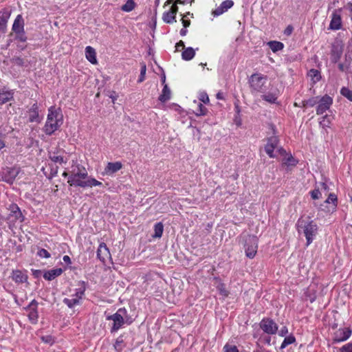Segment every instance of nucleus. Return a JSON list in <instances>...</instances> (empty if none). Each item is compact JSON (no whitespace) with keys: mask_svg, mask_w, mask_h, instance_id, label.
Instances as JSON below:
<instances>
[{"mask_svg":"<svg viewBox=\"0 0 352 352\" xmlns=\"http://www.w3.org/2000/svg\"><path fill=\"white\" fill-rule=\"evenodd\" d=\"M320 124L322 126L323 128L326 127V126H329V120L327 119V116H324L322 118V120L320 121Z\"/></svg>","mask_w":352,"mask_h":352,"instance_id":"53","label":"nucleus"},{"mask_svg":"<svg viewBox=\"0 0 352 352\" xmlns=\"http://www.w3.org/2000/svg\"><path fill=\"white\" fill-rule=\"evenodd\" d=\"M13 98V93L11 91H1L0 89V104L11 100Z\"/></svg>","mask_w":352,"mask_h":352,"instance_id":"26","label":"nucleus"},{"mask_svg":"<svg viewBox=\"0 0 352 352\" xmlns=\"http://www.w3.org/2000/svg\"><path fill=\"white\" fill-rule=\"evenodd\" d=\"M199 100L205 104H208L210 101L209 97L206 93H201L199 96Z\"/></svg>","mask_w":352,"mask_h":352,"instance_id":"51","label":"nucleus"},{"mask_svg":"<svg viewBox=\"0 0 352 352\" xmlns=\"http://www.w3.org/2000/svg\"><path fill=\"white\" fill-rule=\"evenodd\" d=\"M170 98V90L168 87L167 85H164L162 93L159 97V100L162 102H165L168 100Z\"/></svg>","mask_w":352,"mask_h":352,"instance_id":"27","label":"nucleus"},{"mask_svg":"<svg viewBox=\"0 0 352 352\" xmlns=\"http://www.w3.org/2000/svg\"><path fill=\"white\" fill-rule=\"evenodd\" d=\"M351 335V330L349 328L345 327L338 329L333 337L334 342H340L346 340Z\"/></svg>","mask_w":352,"mask_h":352,"instance_id":"13","label":"nucleus"},{"mask_svg":"<svg viewBox=\"0 0 352 352\" xmlns=\"http://www.w3.org/2000/svg\"><path fill=\"white\" fill-rule=\"evenodd\" d=\"M283 164L287 166H295L296 160L292 155H286L283 160Z\"/></svg>","mask_w":352,"mask_h":352,"instance_id":"37","label":"nucleus"},{"mask_svg":"<svg viewBox=\"0 0 352 352\" xmlns=\"http://www.w3.org/2000/svg\"><path fill=\"white\" fill-rule=\"evenodd\" d=\"M12 30L15 33H20L24 31V20L21 14L16 16Z\"/></svg>","mask_w":352,"mask_h":352,"instance_id":"21","label":"nucleus"},{"mask_svg":"<svg viewBox=\"0 0 352 352\" xmlns=\"http://www.w3.org/2000/svg\"><path fill=\"white\" fill-rule=\"evenodd\" d=\"M42 340L45 342L50 343L52 342V338L50 336L42 337Z\"/></svg>","mask_w":352,"mask_h":352,"instance_id":"57","label":"nucleus"},{"mask_svg":"<svg viewBox=\"0 0 352 352\" xmlns=\"http://www.w3.org/2000/svg\"><path fill=\"white\" fill-rule=\"evenodd\" d=\"M342 54V46L340 44H336L333 46L332 56L335 57L336 61L338 60Z\"/></svg>","mask_w":352,"mask_h":352,"instance_id":"32","label":"nucleus"},{"mask_svg":"<svg viewBox=\"0 0 352 352\" xmlns=\"http://www.w3.org/2000/svg\"><path fill=\"white\" fill-rule=\"evenodd\" d=\"M288 333V329L287 327L284 326L279 331L278 334L279 336L283 337L285 336Z\"/></svg>","mask_w":352,"mask_h":352,"instance_id":"52","label":"nucleus"},{"mask_svg":"<svg viewBox=\"0 0 352 352\" xmlns=\"http://www.w3.org/2000/svg\"><path fill=\"white\" fill-rule=\"evenodd\" d=\"M347 8L350 10H352V3H349L347 4Z\"/></svg>","mask_w":352,"mask_h":352,"instance_id":"64","label":"nucleus"},{"mask_svg":"<svg viewBox=\"0 0 352 352\" xmlns=\"http://www.w3.org/2000/svg\"><path fill=\"white\" fill-rule=\"evenodd\" d=\"M164 230V226L162 223L155 225V237H161Z\"/></svg>","mask_w":352,"mask_h":352,"instance_id":"42","label":"nucleus"},{"mask_svg":"<svg viewBox=\"0 0 352 352\" xmlns=\"http://www.w3.org/2000/svg\"><path fill=\"white\" fill-rule=\"evenodd\" d=\"M182 23H183V25L184 26V28L188 27L190 25V21L186 20L184 19V16L182 17Z\"/></svg>","mask_w":352,"mask_h":352,"instance_id":"56","label":"nucleus"},{"mask_svg":"<svg viewBox=\"0 0 352 352\" xmlns=\"http://www.w3.org/2000/svg\"><path fill=\"white\" fill-rule=\"evenodd\" d=\"M195 50L192 47H188L182 52V58L186 60H190L195 56Z\"/></svg>","mask_w":352,"mask_h":352,"instance_id":"33","label":"nucleus"},{"mask_svg":"<svg viewBox=\"0 0 352 352\" xmlns=\"http://www.w3.org/2000/svg\"><path fill=\"white\" fill-rule=\"evenodd\" d=\"M6 135L0 133V151L5 147L6 144L4 142Z\"/></svg>","mask_w":352,"mask_h":352,"instance_id":"54","label":"nucleus"},{"mask_svg":"<svg viewBox=\"0 0 352 352\" xmlns=\"http://www.w3.org/2000/svg\"><path fill=\"white\" fill-rule=\"evenodd\" d=\"M69 175H70V170H69V173H68V172L65 171V172L63 173V177H68V178H69Z\"/></svg>","mask_w":352,"mask_h":352,"instance_id":"61","label":"nucleus"},{"mask_svg":"<svg viewBox=\"0 0 352 352\" xmlns=\"http://www.w3.org/2000/svg\"><path fill=\"white\" fill-rule=\"evenodd\" d=\"M245 252L247 257L253 258L258 249V239L255 236L249 235L245 239L244 245Z\"/></svg>","mask_w":352,"mask_h":352,"instance_id":"6","label":"nucleus"},{"mask_svg":"<svg viewBox=\"0 0 352 352\" xmlns=\"http://www.w3.org/2000/svg\"><path fill=\"white\" fill-rule=\"evenodd\" d=\"M186 32L187 31L185 29H182L181 31H180V34H181L182 36H184V35H186Z\"/></svg>","mask_w":352,"mask_h":352,"instance_id":"62","label":"nucleus"},{"mask_svg":"<svg viewBox=\"0 0 352 352\" xmlns=\"http://www.w3.org/2000/svg\"><path fill=\"white\" fill-rule=\"evenodd\" d=\"M179 47H182V48L184 47V43L182 41H180L176 45V48L178 50Z\"/></svg>","mask_w":352,"mask_h":352,"instance_id":"60","label":"nucleus"},{"mask_svg":"<svg viewBox=\"0 0 352 352\" xmlns=\"http://www.w3.org/2000/svg\"><path fill=\"white\" fill-rule=\"evenodd\" d=\"M278 143V140L277 137L272 136L270 138L267 140V143L265 145V150L267 154L270 157H274V151L277 147Z\"/></svg>","mask_w":352,"mask_h":352,"instance_id":"16","label":"nucleus"},{"mask_svg":"<svg viewBox=\"0 0 352 352\" xmlns=\"http://www.w3.org/2000/svg\"><path fill=\"white\" fill-rule=\"evenodd\" d=\"M308 76L311 78L314 83L318 82L321 78L320 73L318 70L311 69L307 74Z\"/></svg>","mask_w":352,"mask_h":352,"instance_id":"29","label":"nucleus"},{"mask_svg":"<svg viewBox=\"0 0 352 352\" xmlns=\"http://www.w3.org/2000/svg\"><path fill=\"white\" fill-rule=\"evenodd\" d=\"M37 307L38 302L35 300H33L30 305L25 308V310L28 311V316L32 324H36L38 321V314Z\"/></svg>","mask_w":352,"mask_h":352,"instance_id":"9","label":"nucleus"},{"mask_svg":"<svg viewBox=\"0 0 352 352\" xmlns=\"http://www.w3.org/2000/svg\"><path fill=\"white\" fill-rule=\"evenodd\" d=\"M62 273L63 270L61 268L52 269L45 272L43 274V278L47 280H52Z\"/></svg>","mask_w":352,"mask_h":352,"instance_id":"24","label":"nucleus"},{"mask_svg":"<svg viewBox=\"0 0 352 352\" xmlns=\"http://www.w3.org/2000/svg\"><path fill=\"white\" fill-rule=\"evenodd\" d=\"M12 63L19 66H23L24 64V60L22 58L16 56L12 58Z\"/></svg>","mask_w":352,"mask_h":352,"instance_id":"46","label":"nucleus"},{"mask_svg":"<svg viewBox=\"0 0 352 352\" xmlns=\"http://www.w3.org/2000/svg\"><path fill=\"white\" fill-rule=\"evenodd\" d=\"M341 94L349 100L352 101V90L346 87H342L340 91Z\"/></svg>","mask_w":352,"mask_h":352,"instance_id":"40","label":"nucleus"},{"mask_svg":"<svg viewBox=\"0 0 352 352\" xmlns=\"http://www.w3.org/2000/svg\"><path fill=\"white\" fill-rule=\"evenodd\" d=\"M9 210L10 211V214L8 217V219L12 221H15L19 220L20 222H23L24 221V217L21 213V211L19 206L12 204L9 206Z\"/></svg>","mask_w":352,"mask_h":352,"instance_id":"11","label":"nucleus"},{"mask_svg":"<svg viewBox=\"0 0 352 352\" xmlns=\"http://www.w3.org/2000/svg\"><path fill=\"white\" fill-rule=\"evenodd\" d=\"M207 109L201 103H199L198 107L195 111V114L197 116H205L207 113Z\"/></svg>","mask_w":352,"mask_h":352,"instance_id":"38","label":"nucleus"},{"mask_svg":"<svg viewBox=\"0 0 352 352\" xmlns=\"http://www.w3.org/2000/svg\"><path fill=\"white\" fill-rule=\"evenodd\" d=\"M340 352H352V342L344 345L340 349Z\"/></svg>","mask_w":352,"mask_h":352,"instance_id":"49","label":"nucleus"},{"mask_svg":"<svg viewBox=\"0 0 352 352\" xmlns=\"http://www.w3.org/2000/svg\"><path fill=\"white\" fill-rule=\"evenodd\" d=\"M63 124V115L60 110L54 107H51L48 109L47 120L43 127L44 132L50 135L54 133Z\"/></svg>","mask_w":352,"mask_h":352,"instance_id":"2","label":"nucleus"},{"mask_svg":"<svg viewBox=\"0 0 352 352\" xmlns=\"http://www.w3.org/2000/svg\"><path fill=\"white\" fill-rule=\"evenodd\" d=\"M297 230L299 234H303L307 240V246L314 241L318 233V226L312 220L298 219L296 223Z\"/></svg>","mask_w":352,"mask_h":352,"instance_id":"3","label":"nucleus"},{"mask_svg":"<svg viewBox=\"0 0 352 352\" xmlns=\"http://www.w3.org/2000/svg\"><path fill=\"white\" fill-rule=\"evenodd\" d=\"M124 311L119 309L116 314L107 317V320H113V324L112 327V331H118L124 324V318L122 315Z\"/></svg>","mask_w":352,"mask_h":352,"instance_id":"10","label":"nucleus"},{"mask_svg":"<svg viewBox=\"0 0 352 352\" xmlns=\"http://www.w3.org/2000/svg\"><path fill=\"white\" fill-rule=\"evenodd\" d=\"M85 55H86L87 59L90 63H91L92 64H96L97 63L96 51H95V50L92 47L87 46L85 48Z\"/></svg>","mask_w":352,"mask_h":352,"instance_id":"25","label":"nucleus"},{"mask_svg":"<svg viewBox=\"0 0 352 352\" xmlns=\"http://www.w3.org/2000/svg\"><path fill=\"white\" fill-rule=\"evenodd\" d=\"M267 80V76L261 74H254L249 79V84L251 92L263 93L265 90V84Z\"/></svg>","mask_w":352,"mask_h":352,"instance_id":"4","label":"nucleus"},{"mask_svg":"<svg viewBox=\"0 0 352 352\" xmlns=\"http://www.w3.org/2000/svg\"><path fill=\"white\" fill-rule=\"evenodd\" d=\"M325 202H327V203H333V205L336 206V202H337V197L334 194L330 193L329 195L328 198L325 201Z\"/></svg>","mask_w":352,"mask_h":352,"instance_id":"45","label":"nucleus"},{"mask_svg":"<svg viewBox=\"0 0 352 352\" xmlns=\"http://www.w3.org/2000/svg\"><path fill=\"white\" fill-rule=\"evenodd\" d=\"M19 173V169L17 168L6 167L0 171V181L8 184H13L14 179Z\"/></svg>","mask_w":352,"mask_h":352,"instance_id":"7","label":"nucleus"},{"mask_svg":"<svg viewBox=\"0 0 352 352\" xmlns=\"http://www.w3.org/2000/svg\"><path fill=\"white\" fill-rule=\"evenodd\" d=\"M234 3L231 0H226L221 3V4L212 11V14L214 16H219L223 12H226L228 9L232 8Z\"/></svg>","mask_w":352,"mask_h":352,"instance_id":"19","label":"nucleus"},{"mask_svg":"<svg viewBox=\"0 0 352 352\" xmlns=\"http://www.w3.org/2000/svg\"><path fill=\"white\" fill-rule=\"evenodd\" d=\"M292 30H293V28L292 26H288L286 28L285 33L287 34H290L292 33Z\"/></svg>","mask_w":352,"mask_h":352,"instance_id":"59","label":"nucleus"},{"mask_svg":"<svg viewBox=\"0 0 352 352\" xmlns=\"http://www.w3.org/2000/svg\"><path fill=\"white\" fill-rule=\"evenodd\" d=\"M10 16V10L4 9L3 10L0 12V32H5L6 28V24Z\"/></svg>","mask_w":352,"mask_h":352,"instance_id":"22","label":"nucleus"},{"mask_svg":"<svg viewBox=\"0 0 352 352\" xmlns=\"http://www.w3.org/2000/svg\"><path fill=\"white\" fill-rule=\"evenodd\" d=\"M223 349L224 352H239L236 346L234 345L226 344Z\"/></svg>","mask_w":352,"mask_h":352,"instance_id":"43","label":"nucleus"},{"mask_svg":"<svg viewBox=\"0 0 352 352\" xmlns=\"http://www.w3.org/2000/svg\"><path fill=\"white\" fill-rule=\"evenodd\" d=\"M217 98L218 99H221H221H223V96H222L221 93H218V94H217Z\"/></svg>","mask_w":352,"mask_h":352,"instance_id":"63","label":"nucleus"},{"mask_svg":"<svg viewBox=\"0 0 352 352\" xmlns=\"http://www.w3.org/2000/svg\"><path fill=\"white\" fill-rule=\"evenodd\" d=\"M322 195V192L320 190V188H317L311 192V196L313 199H318Z\"/></svg>","mask_w":352,"mask_h":352,"instance_id":"44","label":"nucleus"},{"mask_svg":"<svg viewBox=\"0 0 352 352\" xmlns=\"http://www.w3.org/2000/svg\"><path fill=\"white\" fill-rule=\"evenodd\" d=\"M122 168L121 162H108L102 172L103 175L111 176Z\"/></svg>","mask_w":352,"mask_h":352,"instance_id":"14","label":"nucleus"},{"mask_svg":"<svg viewBox=\"0 0 352 352\" xmlns=\"http://www.w3.org/2000/svg\"><path fill=\"white\" fill-rule=\"evenodd\" d=\"M135 8V2L133 0H128L125 4L122 6V10L125 12H131Z\"/></svg>","mask_w":352,"mask_h":352,"instance_id":"36","label":"nucleus"},{"mask_svg":"<svg viewBox=\"0 0 352 352\" xmlns=\"http://www.w3.org/2000/svg\"><path fill=\"white\" fill-rule=\"evenodd\" d=\"M320 190L324 193H327L328 192V186L327 185L325 184V183H322L320 184Z\"/></svg>","mask_w":352,"mask_h":352,"instance_id":"55","label":"nucleus"},{"mask_svg":"<svg viewBox=\"0 0 352 352\" xmlns=\"http://www.w3.org/2000/svg\"><path fill=\"white\" fill-rule=\"evenodd\" d=\"M296 338L293 335H289L285 338L283 343L280 345V349H285L289 344H293L295 342Z\"/></svg>","mask_w":352,"mask_h":352,"instance_id":"35","label":"nucleus"},{"mask_svg":"<svg viewBox=\"0 0 352 352\" xmlns=\"http://www.w3.org/2000/svg\"><path fill=\"white\" fill-rule=\"evenodd\" d=\"M260 325L261 328L268 334H274L278 330L276 324L272 320L263 319Z\"/></svg>","mask_w":352,"mask_h":352,"instance_id":"15","label":"nucleus"},{"mask_svg":"<svg viewBox=\"0 0 352 352\" xmlns=\"http://www.w3.org/2000/svg\"><path fill=\"white\" fill-rule=\"evenodd\" d=\"M110 252L104 243H101L97 250L98 258L104 262L107 259L110 258Z\"/></svg>","mask_w":352,"mask_h":352,"instance_id":"18","label":"nucleus"},{"mask_svg":"<svg viewBox=\"0 0 352 352\" xmlns=\"http://www.w3.org/2000/svg\"><path fill=\"white\" fill-rule=\"evenodd\" d=\"M79 287L76 289V293L72 296V298H65L63 299V302L67 305L69 308H73L74 306L80 305V300L85 295L86 290V283L85 281L78 282Z\"/></svg>","mask_w":352,"mask_h":352,"instance_id":"5","label":"nucleus"},{"mask_svg":"<svg viewBox=\"0 0 352 352\" xmlns=\"http://www.w3.org/2000/svg\"><path fill=\"white\" fill-rule=\"evenodd\" d=\"M267 45L273 52H276L280 50H282L284 47V45L283 43L276 41H270L267 43Z\"/></svg>","mask_w":352,"mask_h":352,"instance_id":"28","label":"nucleus"},{"mask_svg":"<svg viewBox=\"0 0 352 352\" xmlns=\"http://www.w3.org/2000/svg\"><path fill=\"white\" fill-rule=\"evenodd\" d=\"M67 183L69 186L82 188L102 185V183L96 179L89 178L85 168L80 164H74L72 166Z\"/></svg>","mask_w":352,"mask_h":352,"instance_id":"1","label":"nucleus"},{"mask_svg":"<svg viewBox=\"0 0 352 352\" xmlns=\"http://www.w3.org/2000/svg\"><path fill=\"white\" fill-rule=\"evenodd\" d=\"M16 39L21 41V42H25L27 40V37L25 36V32H20V33H16Z\"/></svg>","mask_w":352,"mask_h":352,"instance_id":"50","label":"nucleus"},{"mask_svg":"<svg viewBox=\"0 0 352 352\" xmlns=\"http://www.w3.org/2000/svg\"><path fill=\"white\" fill-rule=\"evenodd\" d=\"M333 100L328 95H325L322 98H319L318 105L316 109V113L318 115L323 114L327 110L329 109L331 105L332 104Z\"/></svg>","mask_w":352,"mask_h":352,"instance_id":"8","label":"nucleus"},{"mask_svg":"<svg viewBox=\"0 0 352 352\" xmlns=\"http://www.w3.org/2000/svg\"><path fill=\"white\" fill-rule=\"evenodd\" d=\"M215 280L217 281V289L219 291V294L222 295L224 297H226L228 296L229 292L226 289L225 285L221 283L218 278H215Z\"/></svg>","mask_w":352,"mask_h":352,"instance_id":"31","label":"nucleus"},{"mask_svg":"<svg viewBox=\"0 0 352 352\" xmlns=\"http://www.w3.org/2000/svg\"><path fill=\"white\" fill-rule=\"evenodd\" d=\"M63 260L64 262L67 263V264H70L71 263V258L67 255L64 256L63 258Z\"/></svg>","mask_w":352,"mask_h":352,"instance_id":"58","label":"nucleus"},{"mask_svg":"<svg viewBox=\"0 0 352 352\" xmlns=\"http://www.w3.org/2000/svg\"><path fill=\"white\" fill-rule=\"evenodd\" d=\"M29 121L30 122H39L40 119L38 116V107L37 103H34L30 109L29 111Z\"/></svg>","mask_w":352,"mask_h":352,"instance_id":"23","label":"nucleus"},{"mask_svg":"<svg viewBox=\"0 0 352 352\" xmlns=\"http://www.w3.org/2000/svg\"><path fill=\"white\" fill-rule=\"evenodd\" d=\"M178 8L176 5L173 4L170 6L169 10L163 14V20L166 23H173L175 18V14L177 12Z\"/></svg>","mask_w":352,"mask_h":352,"instance_id":"20","label":"nucleus"},{"mask_svg":"<svg viewBox=\"0 0 352 352\" xmlns=\"http://www.w3.org/2000/svg\"><path fill=\"white\" fill-rule=\"evenodd\" d=\"M122 346H123V340L122 339L120 340L118 338L114 344V347L117 351H120L122 349Z\"/></svg>","mask_w":352,"mask_h":352,"instance_id":"48","label":"nucleus"},{"mask_svg":"<svg viewBox=\"0 0 352 352\" xmlns=\"http://www.w3.org/2000/svg\"><path fill=\"white\" fill-rule=\"evenodd\" d=\"M319 100L318 97H313L307 100H305L302 102L303 107L309 106L314 107L315 104H318Z\"/></svg>","mask_w":352,"mask_h":352,"instance_id":"39","label":"nucleus"},{"mask_svg":"<svg viewBox=\"0 0 352 352\" xmlns=\"http://www.w3.org/2000/svg\"><path fill=\"white\" fill-rule=\"evenodd\" d=\"M146 71V66L144 63H142L141 65V70H140V75L139 77V79L138 80V82H142L145 79V74Z\"/></svg>","mask_w":352,"mask_h":352,"instance_id":"41","label":"nucleus"},{"mask_svg":"<svg viewBox=\"0 0 352 352\" xmlns=\"http://www.w3.org/2000/svg\"><path fill=\"white\" fill-rule=\"evenodd\" d=\"M13 280L16 283H23L26 281L27 276L19 270L13 272Z\"/></svg>","mask_w":352,"mask_h":352,"instance_id":"30","label":"nucleus"},{"mask_svg":"<svg viewBox=\"0 0 352 352\" xmlns=\"http://www.w3.org/2000/svg\"><path fill=\"white\" fill-rule=\"evenodd\" d=\"M37 254L40 257L42 258H47L50 257V254L45 249L39 250Z\"/></svg>","mask_w":352,"mask_h":352,"instance_id":"47","label":"nucleus"},{"mask_svg":"<svg viewBox=\"0 0 352 352\" xmlns=\"http://www.w3.org/2000/svg\"><path fill=\"white\" fill-rule=\"evenodd\" d=\"M50 159L56 163L63 164L66 162L63 156L56 153L50 152Z\"/></svg>","mask_w":352,"mask_h":352,"instance_id":"34","label":"nucleus"},{"mask_svg":"<svg viewBox=\"0 0 352 352\" xmlns=\"http://www.w3.org/2000/svg\"><path fill=\"white\" fill-rule=\"evenodd\" d=\"M279 94L280 91L278 89H272L268 93L263 94L261 98L270 104H276Z\"/></svg>","mask_w":352,"mask_h":352,"instance_id":"17","label":"nucleus"},{"mask_svg":"<svg viewBox=\"0 0 352 352\" xmlns=\"http://www.w3.org/2000/svg\"><path fill=\"white\" fill-rule=\"evenodd\" d=\"M342 9L336 10L333 12L331 20L329 24L331 30H338L342 28V19H341Z\"/></svg>","mask_w":352,"mask_h":352,"instance_id":"12","label":"nucleus"}]
</instances>
